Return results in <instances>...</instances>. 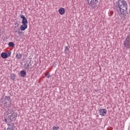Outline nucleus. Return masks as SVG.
Instances as JSON below:
<instances>
[{"instance_id": "obj_10", "label": "nucleus", "mask_w": 130, "mask_h": 130, "mask_svg": "<svg viewBox=\"0 0 130 130\" xmlns=\"http://www.w3.org/2000/svg\"><path fill=\"white\" fill-rule=\"evenodd\" d=\"M20 77H25V76H26V72L24 71H20Z\"/></svg>"}, {"instance_id": "obj_6", "label": "nucleus", "mask_w": 130, "mask_h": 130, "mask_svg": "<svg viewBox=\"0 0 130 130\" xmlns=\"http://www.w3.org/2000/svg\"><path fill=\"white\" fill-rule=\"evenodd\" d=\"M124 45L127 48H130V40L126 39L124 43Z\"/></svg>"}, {"instance_id": "obj_13", "label": "nucleus", "mask_w": 130, "mask_h": 130, "mask_svg": "<svg viewBox=\"0 0 130 130\" xmlns=\"http://www.w3.org/2000/svg\"><path fill=\"white\" fill-rule=\"evenodd\" d=\"M13 117H14V114H11L10 115L8 116V118L11 119V120H12V118H13Z\"/></svg>"}, {"instance_id": "obj_16", "label": "nucleus", "mask_w": 130, "mask_h": 130, "mask_svg": "<svg viewBox=\"0 0 130 130\" xmlns=\"http://www.w3.org/2000/svg\"><path fill=\"white\" fill-rule=\"evenodd\" d=\"M7 130H14V128L11 127H8L7 128Z\"/></svg>"}, {"instance_id": "obj_15", "label": "nucleus", "mask_w": 130, "mask_h": 130, "mask_svg": "<svg viewBox=\"0 0 130 130\" xmlns=\"http://www.w3.org/2000/svg\"><path fill=\"white\" fill-rule=\"evenodd\" d=\"M8 125L9 126H14V123H12L11 124L8 123Z\"/></svg>"}, {"instance_id": "obj_2", "label": "nucleus", "mask_w": 130, "mask_h": 130, "mask_svg": "<svg viewBox=\"0 0 130 130\" xmlns=\"http://www.w3.org/2000/svg\"><path fill=\"white\" fill-rule=\"evenodd\" d=\"M85 2L89 5V7L92 9H96L99 5V1L98 0H85Z\"/></svg>"}, {"instance_id": "obj_20", "label": "nucleus", "mask_w": 130, "mask_h": 130, "mask_svg": "<svg viewBox=\"0 0 130 130\" xmlns=\"http://www.w3.org/2000/svg\"><path fill=\"white\" fill-rule=\"evenodd\" d=\"M6 98L8 99V98H9V97L7 96Z\"/></svg>"}, {"instance_id": "obj_14", "label": "nucleus", "mask_w": 130, "mask_h": 130, "mask_svg": "<svg viewBox=\"0 0 130 130\" xmlns=\"http://www.w3.org/2000/svg\"><path fill=\"white\" fill-rule=\"evenodd\" d=\"M45 76H46V77L48 78H49L51 77L50 74H49V73L46 74Z\"/></svg>"}, {"instance_id": "obj_18", "label": "nucleus", "mask_w": 130, "mask_h": 130, "mask_svg": "<svg viewBox=\"0 0 130 130\" xmlns=\"http://www.w3.org/2000/svg\"><path fill=\"white\" fill-rule=\"evenodd\" d=\"M68 50H69V48L68 47H66L65 49V52H67V51Z\"/></svg>"}, {"instance_id": "obj_4", "label": "nucleus", "mask_w": 130, "mask_h": 130, "mask_svg": "<svg viewBox=\"0 0 130 130\" xmlns=\"http://www.w3.org/2000/svg\"><path fill=\"white\" fill-rule=\"evenodd\" d=\"M99 111L101 116H105V115H106V113H107V111L105 109H101Z\"/></svg>"}, {"instance_id": "obj_7", "label": "nucleus", "mask_w": 130, "mask_h": 130, "mask_svg": "<svg viewBox=\"0 0 130 130\" xmlns=\"http://www.w3.org/2000/svg\"><path fill=\"white\" fill-rule=\"evenodd\" d=\"M59 13L60 15H64V13H66V9L63 8H60L59 9Z\"/></svg>"}, {"instance_id": "obj_11", "label": "nucleus", "mask_w": 130, "mask_h": 130, "mask_svg": "<svg viewBox=\"0 0 130 130\" xmlns=\"http://www.w3.org/2000/svg\"><path fill=\"white\" fill-rule=\"evenodd\" d=\"M8 45L9 47H14V46H15L14 43L13 42H9Z\"/></svg>"}, {"instance_id": "obj_9", "label": "nucleus", "mask_w": 130, "mask_h": 130, "mask_svg": "<svg viewBox=\"0 0 130 130\" xmlns=\"http://www.w3.org/2000/svg\"><path fill=\"white\" fill-rule=\"evenodd\" d=\"M21 57H22V54L18 53L16 55V58L17 59H21Z\"/></svg>"}, {"instance_id": "obj_3", "label": "nucleus", "mask_w": 130, "mask_h": 130, "mask_svg": "<svg viewBox=\"0 0 130 130\" xmlns=\"http://www.w3.org/2000/svg\"><path fill=\"white\" fill-rule=\"evenodd\" d=\"M20 18L22 19V25L20 26V30L21 31H25V29L28 28V20H27V18L23 15H21Z\"/></svg>"}, {"instance_id": "obj_5", "label": "nucleus", "mask_w": 130, "mask_h": 130, "mask_svg": "<svg viewBox=\"0 0 130 130\" xmlns=\"http://www.w3.org/2000/svg\"><path fill=\"white\" fill-rule=\"evenodd\" d=\"M11 56V52H8V53L3 52L1 54V56L3 58H7Z\"/></svg>"}, {"instance_id": "obj_1", "label": "nucleus", "mask_w": 130, "mask_h": 130, "mask_svg": "<svg viewBox=\"0 0 130 130\" xmlns=\"http://www.w3.org/2000/svg\"><path fill=\"white\" fill-rule=\"evenodd\" d=\"M118 8H119L121 15L125 18L127 14V3L124 0H119L118 2Z\"/></svg>"}, {"instance_id": "obj_17", "label": "nucleus", "mask_w": 130, "mask_h": 130, "mask_svg": "<svg viewBox=\"0 0 130 130\" xmlns=\"http://www.w3.org/2000/svg\"><path fill=\"white\" fill-rule=\"evenodd\" d=\"M17 33H18V35H22V33H23V32L18 31H17Z\"/></svg>"}, {"instance_id": "obj_12", "label": "nucleus", "mask_w": 130, "mask_h": 130, "mask_svg": "<svg viewBox=\"0 0 130 130\" xmlns=\"http://www.w3.org/2000/svg\"><path fill=\"white\" fill-rule=\"evenodd\" d=\"M52 129L53 130H59V127L58 126H53L52 127Z\"/></svg>"}, {"instance_id": "obj_19", "label": "nucleus", "mask_w": 130, "mask_h": 130, "mask_svg": "<svg viewBox=\"0 0 130 130\" xmlns=\"http://www.w3.org/2000/svg\"><path fill=\"white\" fill-rule=\"evenodd\" d=\"M7 118H5L4 120H3V121H4L5 122H7Z\"/></svg>"}, {"instance_id": "obj_8", "label": "nucleus", "mask_w": 130, "mask_h": 130, "mask_svg": "<svg viewBox=\"0 0 130 130\" xmlns=\"http://www.w3.org/2000/svg\"><path fill=\"white\" fill-rule=\"evenodd\" d=\"M16 74L12 73L10 75V78L11 79V80H12L13 81H15V79H16Z\"/></svg>"}]
</instances>
